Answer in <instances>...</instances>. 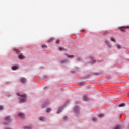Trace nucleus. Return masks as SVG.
I'll return each instance as SVG.
<instances>
[{
    "instance_id": "393cba45",
    "label": "nucleus",
    "mask_w": 129,
    "mask_h": 129,
    "mask_svg": "<svg viewBox=\"0 0 129 129\" xmlns=\"http://www.w3.org/2000/svg\"><path fill=\"white\" fill-rule=\"evenodd\" d=\"M56 44H60V40L58 39L56 40Z\"/></svg>"
},
{
    "instance_id": "1a4fd4ad",
    "label": "nucleus",
    "mask_w": 129,
    "mask_h": 129,
    "mask_svg": "<svg viewBox=\"0 0 129 129\" xmlns=\"http://www.w3.org/2000/svg\"><path fill=\"white\" fill-rule=\"evenodd\" d=\"M125 106V103H121L119 105V107H124Z\"/></svg>"
},
{
    "instance_id": "ddd939ff",
    "label": "nucleus",
    "mask_w": 129,
    "mask_h": 129,
    "mask_svg": "<svg viewBox=\"0 0 129 129\" xmlns=\"http://www.w3.org/2000/svg\"><path fill=\"white\" fill-rule=\"evenodd\" d=\"M75 111H76V112H78V111H79V107H76L75 108Z\"/></svg>"
},
{
    "instance_id": "2eb2a0df",
    "label": "nucleus",
    "mask_w": 129,
    "mask_h": 129,
    "mask_svg": "<svg viewBox=\"0 0 129 129\" xmlns=\"http://www.w3.org/2000/svg\"><path fill=\"white\" fill-rule=\"evenodd\" d=\"M98 117H101V118L104 117V114H100L98 115Z\"/></svg>"
},
{
    "instance_id": "c85d7f7f",
    "label": "nucleus",
    "mask_w": 129,
    "mask_h": 129,
    "mask_svg": "<svg viewBox=\"0 0 129 129\" xmlns=\"http://www.w3.org/2000/svg\"><path fill=\"white\" fill-rule=\"evenodd\" d=\"M42 48H47V45H43L42 46Z\"/></svg>"
},
{
    "instance_id": "f8f14e48",
    "label": "nucleus",
    "mask_w": 129,
    "mask_h": 129,
    "mask_svg": "<svg viewBox=\"0 0 129 129\" xmlns=\"http://www.w3.org/2000/svg\"><path fill=\"white\" fill-rule=\"evenodd\" d=\"M13 70H17L18 69V67L17 66H13L12 68Z\"/></svg>"
},
{
    "instance_id": "aec40b11",
    "label": "nucleus",
    "mask_w": 129,
    "mask_h": 129,
    "mask_svg": "<svg viewBox=\"0 0 129 129\" xmlns=\"http://www.w3.org/2000/svg\"><path fill=\"white\" fill-rule=\"evenodd\" d=\"M92 120L95 122V121H97V119L96 118H93Z\"/></svg>"
},
{
    "instance_id": "39448f33",
    "label": "nucleus",
    "mask_w": 129,
    "mask_h": 129,
    "mask_svg": "<svg viewBox=\"0 0 129 129\" xmlns=\"http://www.w3.org/2000/svg\"><path fill=\"white\" fill-rule=\"evenodd\" d=\"M21 82L22 83H26V81H27V80L25 78H22L21 79Z\"/></svg>"
},
{
    "instance_id": "412c9836",
    "label": "nucleus",
    "mask_w": 129,
    "mask_h": 129,
    "mask_svg": "<svg viewBox=\"0 0 129 129\" xmlns=\"http://www.w3.org/2000/svg\"><path fill=\"white\" fill-rule=\"evenodd\" d=\"M47 112H51V109L50 108H48L46 110Z\"/></svg>"
},
{
    "instance_id": "9b49d317",
    "label": "nucleus",
    "mask_w": 129,
    "mask_h": 129,
    "mask_svg": "<svg viewBox=\"0 0 129 129\" xmlns=\"http://www.w3.org/2000/svg\"><path fill=\"white\" fill-rule=\"evenodd\" d=\"M113 129H121V126L117 125Z\"/></svg>"
},
{
    "instance_id": "a878e982",
    "label": "nucleus",
    "mask_w": 129,
    "mask_h": 129,
    "mask_svg": "<svg viewBox=\"0 0 129 129\" xmlns=\"http://www.w3.org/2000/svg\"><path fill=\"white\" fill-rule=\"evenodd\" d=\"M105 42L106 43V44H107V45H109V42L107 41V40H105Z\"/></svg>"
},
{
    "instance_id": "f3484780",
    "label": "nucleus",
    "mask_w": 129,
    "mask_h": 129,
    "mask_svg": "<svg viewBox=\"0 0 129 129\" xmlns=\"http://www.w3.org/2000/svg\"><path fill=\"white\" fill-rule=\"evenodd\" d=\"M111 41H112V42H114L115 43V42H116V40H115V39L113 38V37H111Z\"/></svg>"
},
{
    "instance_id": "0eeeda50",
    "label": "nucleus",
    "mask_w": 129,
    "mask_h": 129,
    "mask_svg": "<svg viewBox=\"0 0 129 129\" xmlns=\"http://www.w3.org/2000/svg\"><path fill=\"white\" fill-rule=\"evenodd\" d=\"M63 107H61L60 108H59L58 111L57 112V113H58V114H59V113H60V112H61L62 111V110L63 109Z\"/></svg>"
},
{
    "instance_id": "bb28decb",
    "label": "nucleus",
    "mask_w": 129,
    "mask_h": 129,
    "mask_svg": "<svg viewBox=\"0 0 129 129\" xmlns=\"http://www.w3.org/2000/svg\"><path fill=\"white\" fill-rule=\"evenodd\" d=\"M60 51H63L64 50V48L63 47H59Z\"/></svg>"
},
{
    "instance_id": "6e6552de",
    "label": "nucleus",
    "mask_w": 129,
    "mask_h": 129,
    "mask_svg": "<svg viewBox=\"0 0 129 129\" xmlns=\"http://www.w3.org/2000/svg\"><path fill=\"white\" fill-rule=\"evenodd\" d=\"M66 56L68 57V58H74V55H69V54H66Z\"/></svg>"
},
{
    "instance_id": "20e7f679",
    "label": "nucleus",
    "mask_w": 129,
    "mask_h": 129,
    "mask_svg": "<svg viewBox=\"0 0 129 129\" xmlns=\"http://www.w3.org/2000/svg\"><path fill=\"white\" fill-rule=\"evenodd\" d=\"M19 58L20 59V60H24L26 58L25 56L23 55V54H20L19 55Z\"/></svg>"
},
{
    "instance_id": "b1692460",
    "label": "nucleus",
    "mask_w": 129,
    "mask_h": 129,
    "mask_svg": "<svg viewBox=\"0 0 129 129\" xmlns=\"http://www.w3.org/2000/svg\"><path fill=\"white\" fill-rule=\"evenodd\" d=\"M4 109V107L2 105L0 106V110H3Z\"/></svg>"
},
{
    "instance_id": "5701e85b",
    "label": "nucleus",
    "mask_w": 129,
    "mask_h": 129,
    "mask_svg": "<svg viewBox=\"0 0 129 129\" xmlns=\"http://www.w3.org/2000/svg\"><path fill=\"white\" fill-rule=\"evenodd\" d=\"M84 100H87V96H84L83 98Z\"/></svg>"
},
{
    "instance_id": "cd10ccee",
    "label": "nucleus",
    "mask_w": 129,
    "mask_h": 129,
    "mask_svg": "<svg viewBox=\"0 0 129 129\" xmlns=\"http://www.w3.org/2000/svg\"><path fill=\"white\" fill-rule=\"evenodd\" d=\"M53 40H54L53 38H51L50 39H49V40H48V42H52V41H53Z\"/></svg>"
},
{
    "instance_id": "7c9ffc66",
    "label": "nucleus",
    "mask_w": 129,
    "mask_h": 129,
    "mask_svg": "<svg viewBox=\"0 0 129 129\" xmlns=\"http://www.w3.org/2000/svg\"><path fill=\"white\" fill-rule=\"evenodd\" d=\"M46 88H47L46 87L45 88V89H46Z\"/></svg>"
},
{
    "instance_id": "9d476101",
    "label": "nucleus",
    "mask_w": 129,
    "mask_h": 129,
    "mask_svg": "<svg viewBox=\"0 0 129 129\" xmlns=\"http://www.w3.org/2000/svg\"><path fill=\"white\" fill-rule=\"evenodd\" d=\"M25 129H32V126H25L24 127Z\"/></svg>"
},
{
    "instance_id": "c756f323",
    "label": "nucleus",
    "mask_w": 129,
    "mask_h": 129,
    "mask_svg": "<svg viewBox=\"0 0 129 129\" xmlns=\"http://www.w3.org/2000/svg\"><path fill=\"white\" fill-rule=\"evenodd\" d=\"M104 33H105V35H106V34H108V32L105 31V32H104Z\"/></svg>"
},
{
    "instance_id": "dca6fc26",
    "label": "nucleus",
    "mask_w": 129,
    "mask_h": 129,
    "mask_svg": "<svg viewBox=\"0 0 129 129\" xmlns=\"http://www.w3.org/2000/svg\"><path fill=\"white\" fill-rule=\"evenodd\" d=\"M40 120H42V121H44L45 120V117H41L39 118Z\"/></svg>"
},
{
    "instance_id": "a211bd4d",
    "label": "nucleus",
    "mask_w": 129,
    "mask_h": 129,
    "mask_svg": "<svg viewBox=\"0 0 129 129\" xmlns=\"http://www.w3.org/2000/svg\"><path fill=\"white\" fill-rule=\"evenodd\" d=\"M15 51H16V53H17V54H20V50L16 49H15Z\"/></svg>"
},
{
    "instance_id": "7ed1b4c3",
    "label": "nucleus",
    "mask_w": 129,
    "mask_h": 129,
    "mask_svg": "<svg viewBox=\"0 0 129 129\" xmlns=\"http://www.w3.org/2000/svg\"><path fill=\"white\" fill-rule=\"evenodd\" d=\"M126 29H129V26H123V27H120V31H121V32H125V30H126Z\"/></svg>"
},
{
    "instance_id": "4468645a",
    "label": "nucleus",
    "mask_w": 129,
    "mask_h": 129,
    "mask_svg": "<svg viewBox=\"0 0 129 129\" xmlns=\"http://www.w3.org/2000/svg\"><path fill=\"white\" fill-rule=\"evenodd\" d=\"M91 63H94L96 62V60L91 58Z\"/></svg>"
},
{
    "instance_id": "f257e3e1",
    "label": "nucleus",
    "mask_w": 129,
    "mask_h": 129,
    "mask_svg": "<svg viewBox=\"0 0 129 129\" xmlns=\"http://www.w3.org/2000/svg\"><path fill=\"white\" fill-rule=\"evenodd\" d=\"M17 95H19V96H20V97L19 98V99L21 102H25V101H26L27 99V97L26 96V95H20V94H17Z\"/></svg>"
},
{
    "instance_id": "f03ea898",
    "label": "nucleus",
    "mask_w": 129,
    "mask_h": 129,
    "mask_svg": "<svg viewBox=\"0 0 129 129\" xmlns=\"http://www.w3.org/2000/svg\"><path fill=\"white\" fill-rule=\"evenodd\" d=\"M10 121H11V117L7 116L5 118L4 123H5V124H8Z\"/></svg>"
},
{
    "instance_id": "4be33fe9",
    "label": "nucleus",
    "mask_w": 129,
    "mask_h": 129,
    "mask_svg": "<svg viewBox=\"0 0 129 129\" xmlns=\"http://www.w3.org/2000/svg\"><path fill=\"white\" fill-rule=\"evenodd\" d=\"M68 119V117L67 116H64L63 117V120H67V119Z\"/></svg>"
},
{
    "instance_id": "6ab92c4d",
    "label": "nucleus",
    "mask_w": 129,
    "mask_h": 129,
    "mask_svg": "<svg viewBox=\"0 0 129 129\" xmlns=\"http://www.w3.org/2000/svg\"><path fill=\"white\" fill-rule=\"evenodd\" d=\"M117 47L118 48V49H121V45H120L119 44H117Z\"/></svg>"
},
{
    "instance_id": "423d86ee",
    "label": "nucleus",
    "mask_w": 129,
    "mask_h": 129,
    "mask_svg": "<svg viewBox=\"0 0 129 129\" xmlns=\"http://www.w3.org/2000/svg\"><path fill=\"white\" fill-rule=\"evenodd\" d=\"M19 115L21 117V118H24V117H25V114L23 113H20Z\"/></svg>"
}]
</instances>
